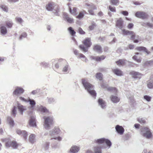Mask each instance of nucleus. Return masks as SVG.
Segmentation results:
<instances>
[{
    "instance_id": "obj_1",
    "label": "nucleus",
    "mask_w": 153,
    "mask_h": 153,
    "mask_svg": "<svg viewBox=\"0 0 153 153\" xmlns=\"http://www.w3.org/2000/svg\"><path fill=\"white\" fill-rule=\"evenodd\" d=\"M82 43L84 45H79V48L85 52L88 51V48L90 47L92 45L91 39L90 38H86L82 41Z\"/></svg>"
},
{
    "instance_id": "obj_2",
    "label": "nucleus",
    "mask_w": 153,
    "mask_h": 153,
    "mask_svg": "<svg viewBox=\"0 0 153 153\" xmlns=\"http://www.w3.org/2000/svg\"><path fill=\"white\" fill-rule=\"evenodd\" d=\"M46 8L48 11H52L53 10V13L56 15L59 12V7L58 5H55L52 2H49L46 5Z\"/></svg>"
},
{
    "instance_id": "obj_3",
    "label": "nucleus",
    "mask_w": 153,
    "mask_h": 153,
    "mask_svg": "<svg viewBox=\"0 0 153 153\" xmlns=\"http://www.w3.org/2000/svg\"><path fill=\"white\" fill-rule=\"evenodd\" d=\"M141 134L147 139H150L152 136V134L150 129L147 127H144L140 129Z\"/></svg>"
},
{
    "instance_id": "obj_4",
    "label": "nucleus",
    "mask_w": 153,
    "mask_h": 153,
    "mask_svg": "<svg viewBox=\"0 0 153 153\" xmlns=\"http://www.w3.org/2000/svg\"><path fill=\"white\" fill-rule=\"evenodd\" d=\"M43 118L45 120L44 127L45 128L48 129L50 126V125H51L53 124V119L52 117H44Z\"/></svg>"
},
{
    "instance_id": "obj_5",
    "label": "nucleus",
    "mask_w": 153,
    "mask_h": 153,
    "mask_svg": "<svg viewBox=\"0 0 153 153\" xmlns=\"http://www.w3.org/2000/svg\"><path fill=\"white\" fill-rule=\"evenodd\" d=\"M136 17L143 19H147L149 17V15L144 11H138L135 14Z\"/></svg>"
},
{
    "instance_id": "obj_6",
    "label": "nucleus",
    "mask_w": 153,
    "mask_h": 153,
    "mask_svg": "<svg viewBox=\"0 0 153 153\" xmlns=\"http://www.w3.org/2000/svg\"><path fill=\"white\" fill-rule=\"evenodd\" d=\"M19 144H18L16 141H8L6 143L5 146L7 147H12L14 149L17 148Z\"/></svg>"
},
{
    "instance_id": "obj_7",
    "label": "nucleus",
    "mask_w": 153,
    "mask_h": 153,
    "mask_svg": "<svg viewBox=\"0 0 153 153\" xmlns=\"http://www.w3.org/2000/svg\"><path fill=\"white\" fill-rule=\"evenodd\" d=\"M95 142L98 144H102L105 143L107 146L109 147L111 145V143L109 140L104 138L98 139L95 141Z\"/></svg>"
},
{
    "instance_id": "obj_8",
    "label": "nucleus",
    "mask_w": 153,
    "mask_h": 153,
    "mask_svg": "<svg viewBox=\"0 0 153 153\" xmlns=\"http://www.w3.org/2000/svg\"><path fill=\"white\" fill-rule=\"evenodd\" d=\"M82 83L85 89L87 91L92 88L93 87V86L85 79H82Z\"/></svg>"
},
{
    "instance_id": "obj_9",
    "label": "nucleus",
    "mask_w": 153,
    "mask_h": 153,
    "mask_svg": "<svg viewBox=\"0 0 153 153\" xmlns=\"http://www.w3.org/2000/svg\"><path fill=\"white\" fill-rule=\"evenodd\" d=\"M122 32L123 34L125 35H131V39L133 40L134 39L135 37V34L133 31L123 29V30Z\"/></svg>"
},
{
    "instance_id": "obj_10",
    "label": "nucleus",
    "mask_w": 153,
    "mask_h": 153,
    "mask_svg": "<svg viewBox=\"0 0 153 153\" xmlns=\"http://www.w3.org/2000/svg\"><path fill=\"white\" fill-rule=\"evenodd\" d=\"M63 17L65 20L66 21L69 23H72L74 22L73 19L70 17L67 13H63Z\"/></svg>"
},
{
    "instance_id": "obj_11",
    "label": "nucleus",
    "mask_w": 153,
    "mask_h": 153,
    "mask_svg": "<svg viewBox=\"0 0 153 153\" xmlns=\"http://www.w3.org/2000/svg\"><path fill=\"white\" fill-rule=\"evenodd\" d=\"M24 90L20 87H17L13 92V94L15 95H20L24 93Z\"/></svg>"
},
{
    "instance_id": "obj_12",
    "label": "nucleus",
    "mask_w": 153,
    "mask_h": 153,
    "mask_svg": "<svg viewBox=\"0 0 153 153\" xmlns=\"http://www.w3.org/2000/svg\"><path fill=\"white\" fill-rule=\"evenodd\" d=\"M116 26L118 27L120 29L123 27V21L121 18H119L117 20L116 22Z\"/></svg>"
},
{
    "instance_id": "obj_13",
    "label": "nucleus",
    "mask_w": 153,
    "mask_h": 153,
    "mask_svg": "<svg viewBox=\"0 0 153 153\" xmlns=\"http://www.w3.org/2000/svg\"><path fill=\"white\" fill-rule=\"evenodd\" d=\"M130 74L131 75L132 77L134 78H140L142 76V74L138 72L134 71H131Z\"/></svg>"
},
{
    "instance_id": "obj_14",
    "label": "nucleus",
    "mask_w": 153,
    "mask_h": 153,
    "mask_svg": "<svg viewBox=\"0 0 153 153\" xmlns=\"http://www.w3.org/2000/svg\"><path fill=\"white\" fill-rule=\"evenodd\" d=\"M115 129L117 133L121 135L123 134L124 131V129L123 127L118 125L116 126Z\"/></svg>"
},
{
    "instance_id": "obj_15",
    "label": "nucleus",
    "mask_w": 153,
    "mask_h": 153,
    "mask_svg": "<svg viewBox=\"0 0 153 153\" xmlns=\"http://www.w3.org/2000/svg\"><path fill=\"white\" fill-rule=\"evenodd\" d=\"M93 49L94 51L98 53L102 52V48L101 46L99 45H95L93 46Z\"/></svg>"
},
{
    "instance_id": "obj_16",
    "label": "nucleus",
    "mask_w": 153,
    "mask_h": 153,
    "mask_svg": "<svg viewBox=\"0 0 153 153\" xmlns=\"http://www.w3.org/2000/svg\"><path fill=\"white\" fill-rule=\"evenodd\" d=\"M97 9V8L96 6L93 4L90 6L89 9L88 10V12L90 14L94 15H95V13L94 10Z\"/></svg>"
},
{
    "instance_id": "obj_17",
    "label": "nucleus",
    "mask_w": 153,
    "mask_h": 153,
    "mask_svg": "<svg viewBox=\"0 0 153 153\" xmlns=\"http://www.w3.org/2000/svg\"><path fill=\"white\" fill-rule=\"evenodd\" d=\"M29 124L32 126H36V124L35 118L34 117H31L29 120Z\"/></svg>"
},
{
    "instance_id": "obj_18",
    "label": "nucleus",
    "mask_w": 153,
    "mask_h": 153,
    "mask_svg": "<svg viewBox=\"0 0 153 153\" xmlns=\"http://www.w3.org/2000/svg\"><path fill=\"white\" fill-rule=\"evenodd\" d=\"M136 49L139 51H143L145 52L148 54H149L150 52L148 51L146 48L144 47L140 46L137 47L136 48Z\"/></svg>"
},
{
    "instance_id": "obj_19",
    "label": "nucleus",
    "mask_w": 153,
    "mask_h": 153,
    "mask_svg": "<svg viewBox=\"0 0 153 153\" xmlns=\"http://www.w3.org/2000/svg\"><path fill=\"white\" fill-rule=\"evenodd\" d=\"M0 31L2 35H5L7 33V30L6 27L4 25H1L0 27Z\"/></svg>"
},
{
    "instance_id": "obj_20",
    "label": "nucleus",
    "mask_w": 153,
    "mask_h": 153,
    "mask_svg": "<svg viewBox=\"0 0 153 153\" xmlns=\"http://www.w3.org/2000/svg\"><path fill=\"white\" fill-rule=\"evenodd\" d=\"M126 60L125 59H120L116 62V63L119 66H123L126 64Z\"/></svg>"
},
{
    "instance_id": "obj_21",
    "label": "nucleus",
    "mask_w": 153,
    "mask_h": 153,
    "mask_svg": "<svg viewBox=\"0 0 153 153\" xmlns=\"http://www.w3.org/2000/svg\"><path fill=\"white\" fill-rule=\"evenodd\" d=\"M112 71L114 74L117 76H121L123 75L122 71L118 68L113 69Z\"/></svg>"
},
{
    "instance_id": "obj_22",
    "label": "nucleus",
    "mask_w": 153,
    "mask_h": 153,
    "mask_svg": "<svg viewBox=\"0 0 153 153\" xmlns=\"http://www.w3.org/2000/svg\"><path fill=\"white\" fill-rule=\"evenodd\" d=\"M110 98L111 101L114 103H117L120 100V99L116 96L111 95Z\"/></svg>"
},
{
    "instance_id": "obj_23",
    "label": "nucleus",
    "mask_w": 153,
    "mask_h": 153,
    "mask_svg": "<svg viewBox=\"0 0 153 153\" xmlns=\"http://www.w3.org/2000/svg\"><path fill=\"white\" fill-rule=\"evenodd\" d=\"M38 111L43 113H49V111L47 109V108L42 106H39L38 108Z\"/></svg>"
},
{
    "instance_id": "obj_24",
    "label": "nucleus",
    "mask_w": 153,
    "mask_h": 153,
    "mask_svg": "<svg viewBox=\"0 0 153 153\" xmlns=\"http://www.w3.org/2000/svg\"><path fill=\"white\" fill-rule=\"evenodd\" d=\"M99 104L100 105L102 108H104L105 106V102L102 99L99 98L98 100Z\"/></svg>"
},
{
    "instance_id": "obj_25",
    "label": "nucleus",
    "mask_w": 153,
    "mask_h": 153,
    "mask_svg": "<svg viewBox=\"0 0 153 153\" xmlns=\"http://www.w3.org/2000/svg\"><path fill=\"white\" fill-rule=\"evenodd\" d=\"M79 150V147L76 146H73L70 149V151L72 153H76Z\"/></svg>"
},
{
    "instance_id": "obj_26",
    "label": "nucleus",
    "mask_w": 153,
    "mask_h": 153,
    "mask_svg": "<svg viewBox=\"0 0 153 153\" xmlns=\"http://www.w3.org/2000/svg\"><path fill=\"white\" fill-rule=\"evenodd\" d=\"M106 57L104 55H102L100 56H97L94 57L93 59L97 62H100L104 59Z\"/></svg>"
},
{
    "instance_id": "obj_27",
    "label": "nucleus",
    "mask_w": 153,
    "mask_h": 153,
    "mask_svg": "<svg viewBox=\"0 0 153 153\" xmlns=\"http://www.w3.org/2000/svg\"><path fill=\"white\" fill-rule=\"evenodd\" d=\"M95 77L100 81H102L103 80V75L101 73H97L95 74Z\"/></svg>"
},
{
    "instance_id": "obj_28",
    "label": "nucleus",
    "mask_w": 153,
    "mask_h": 153,
    "mask_svg": "<svg viewBox=\"0 0 153 153\" xmlns=\"http://www.w3.org/2000/svg\"><path fill=\"white\" fill-rule=\"evenodd\" d=\"M147 87L150 89H153V79H150L147 82Z\"/></svg>"
},
{
    "instance_id": "obj_29",
    "label": "nucleus",
    "mask_w": 153,
    "mask_h": 153,
    "mask_svg": "<svg viewBox=\"0 0 153 153\" xmlns=\"http://www.w3.org/2000/svg\"><path fill=\"white\" fill-rule=\"evenodd\" d=\"M5 24L6 26L8 28H11L12 27L13 25V23L12 21L8 20L5 22Z\"/></svg>"
},
{
    "instance_id": "obj_30",
    "label": "nucleus",
    "mask_w": 153,
    "mask_h": 153,
    "mask_svg": "<svg viewBox=\"0 0 153 153\" xmlns=\"http://www.w3.org/2000/svg\"><path fill=\"white\" fill-rule=\"evenodd\" d=\"M87 12L85 10H83L82 12H80L79 13L78 15L76 16V18L78 19L82 18L84 16L85 14H87Z\"/></svg>"
},
{
    "instance_id": "obj_31",
    "label": "nucleus",
    "mask_w": 153,
    "mask_h": 153,
    "mask_svg": "<svg viewBox=\"0 0 153 153\" xmlns=\"http://www.w3.org/2000/svg\"><path fill=\"white\" fill-rule=\"evenodd\" d=\"M18 109L19 111L22 114L23 112L24 111L26 110V108L22 105H19L18 106Z\"/></svg>"
},
{
    "instance_id": "obj_32",
    "label": "nucleus",
    "mask_w": 153,
    "mask_h": 153,
    "mask_svg": "<svg viewBox=\"0 0 153 153\" xmlns=\"http://www.w3.org/2000/svg\"><path fill=\"white\" fill-rule=\"evenodd\" d=\"M101 148L100 147L95 146L94 148V153H101Z\"/></svg>"
},
{
    "instance_id": "obj_33",
    "label": "nucleus",
    "mask_w": 153,
    "mask_h": 153,
    "mask_svg": "<svg viewBox=\"0 0 153 153\" xmlns=\"http://www.w3.org/2000/svg\"><path fill=\"white\" fill-rule=\"evenodd\" d=\"M76 8L75 7H73V8L72 9L71 8H69L70 12V13L73 15L75 16L77 14L76 13Z\"/></svg>"
},
{
    "instance_id": "obj_34",
    "label": "nucleus",
    "mask_w": 153,
    "mask_h": 153,
    "mask_svg": "<svg viewBox=\"0 0 153 153\" xmlns=\"http://www.w3.org/2000/svg\"><path fill=\"white\" fill-rule=\"evenodd\" d=\"M35 134H30L29 137V141L31 143H33L35 141Z\"/></svg>"
},
{
    "instance_id": "obj_35",
    "label": "nucleus",
    "mask_w": 153,
    "mask_h": 153,
    "mask_svg": "<svg viewBox=\"0 0 153 153\" xmlns=\"http://www.w3.org/2000/svg\"><path fill=\"white\" fill-rule=\"evenodd\" d=\"M108 91L112 92L115 94L117 93V90L115 87H110L107 88Z\"/></svg>"
},
{
    "instance_id": "obj_36",
    "label": "nucleus",
    "mask_w": 153,
    "mask_h": 153,
    "mask_svg": "<svg viewBox=\"0 0 153 153\" xmlns=\"http://www.w3.org/2000/svg\"><path fill=\"white\" fill-rule=\"evenodd\" d=\"M110 1L111 4L114 5H117L120 3L119 0H110Z\"/></svg>"
},
{
    "instance_id": "obj_37",
    "label": "nucleus",
    "mask_w": 153,
    "mask_h": 153,
    "mask_svg": "<svg viewBox=\"0 0 153 153\" xmlns=\"http://www.w3.org/2000/svg\"><path fill=\"white\" fill-rule=\"evenodd\" d=\"M7 121L10 126H14V121L10 117H9L7 118Z\"/></svg>"
},
{
    "instance_id": "obj_38",
    "label": "nucleus",
    "mask_w": 153,
    "mask_h": 153,
    "mask_svg": "<svg viewBox=\"0 0 153 153\" xmlns=\"http://www.w3.org/2000/svg\"><path fill=\"white\" fill-rule=\"evenodd\" d=\"M88 91L92 95L93 97H94L95 98L96 96V93L95 91L94 90H89Z\"/></svg>"
},
{
    "instance_id": "obj_39",
    "label": "nucleus",
    "mask_w": 153,
    "mask_h": 153,
    "mask_svg": "<svg viewBox=\"0 0 153 153\" xmlns=\"http://www.w3.org/2000/svg\"><path fill=\"white\" fill-rule=\"evenodd\" d=\"M68 30L70 32V34L72 36H74L76 34L75 31L71 27H70L68 29Z\"/></svg>"
},
{
    "instance_id": "obj_40",
    "label": "nucleus",
    "mask_w": 153,
    "mask_h": 153,
    "mask_svg": "<svg viewBox=\"0 0 153 153\" xmlns=\"http://www.w3.org/2000/svg\"><path fill=\"white\" fill-rule=\"evenodd\" d=\"M60 132V130L59 128L58 127H55L52 132L51 134H58Z\"/></svg>"
},
{
    "instance_id": "obj_41",
    "label": "nucleus",
    "mask_w": 153,
    "mask_h": 153,
    "mask_svg": "<svg viewBox=\"0 0 153 153\" xmlns=\"http://www.w3.org/2000/svg\"><path fill=\"white\" fill-rule=\"evenodd\" d=\"M132 58L133 59L138 62H140L141 61V58L140 57H138L136 55H134Z\"/></svg>"
},
{
    "instance_id": "obj_42",
    "label": "nucleus",
    "mask_w": 153,
    "mask_h": 153,
    "mask_svg": "<svg viewBox=\"0 0 153 153\" xmlns=\"http://www.w3.org/2000/svg\"><path fill=\"white\" fill-rule=\"evenodd\" d=\"M0 7L3 11L7 12L8 11V7L5 5H1L0 6Z\"/></svg>"
},
{
    "instance_id": "obj_43",
    "label": "nucleus",
    "mask_w": 153,
    "mask_h": 153,
    "mask_svg": "<svg viewBox=\"0 0 153 153\" xmlns=\"http://www.w3.org/2000/svg\"><path fill=\"white\" fill-rule=\"evenodd\" d=\"M27 132L25 131H23V132L21 135V136L24 138L25 140H26L27 138Z\"/></svg>"
},
{
    "instance_id": "obj_44",
    "label": "nucleus",
    "mask_w": 153,
    "mask_h": 153,
    "mask_svg": "<svg viewBox=\"0 0 153 153\" xmlns=\"http://www.w3.org/2000/svg\"><path fill=\"white\" fill-rule=\"evenodd\" d=\"M109 10L113 12H116V8L115 7H113L111 5H109L108 7Z\"/></svg>"
},
{
    "instance_id": "obj_45",
    "label": "nucleus",
    "mask_w": 153,
    "mask_h": 153,
    "mask_svg": "<svg viewBox=\"0 0 153 153\" xmlns=\"http://www.w3.org/2000/svg\"><path fill=\"white\" fill-rule=\"evenodd\" d=\"M79 58H83L85 60H86V58L85 56L82 54L81 53H79L77 56Z\"/></svg>"
},
{
    "instance_id": "obj_46",
    "label": "nucleus",
    "mask_w": 153,
    "mask_h": 153,
    "mask_svg": "<svg viewBox=\"0 0 153 153\" xmlns=\"http://www.w3.org/2000/svg\"><path fill=\"white\" fill-rule=\"evenodd\" d=\"M134 26V25L133 23H130L128 24L127 27L129 29H131Z\"/></svg>"
},
{
    "instance_id": "obj_47",
    "label": "nucleus",
    "mask_w": 153,
    "mask_h": 153,
    "mask_svg": "<svg viewBox=\"0 0 153 153\" xmlns=\"http://www.w3.org/2000/svg\"><path fill=\"white\" fill-rule=\"evenodd\" d=\"M144 25L151 28H152L153 27V24L149 22L144 23Z\"/></svg>"
},
{
    "instance_id": "obj_48",
    "label": "nucleus",
    "mask_w": 153,
    "mask_h": 153,
    "mask_svg": "<svg viewBox=\"0 0 153 153\" xmlns=\"http://www.w3.org/2000/svg\"><path fill=\"white\" fill-rule=\"evenodd\" d=\"M16 107L15 106H14L13 108L12 111V114L13 115L14 117L15 116L16 114Z\"/></svg>"
},
{
    "instance_id": "obj_49",
    "label": "nucleus",
    "mask_w": 153,
    "mask_h": 153,
    "mask_svg": "<svg viewBox=\"0 0 153 153\" xmlns=\"http://www.w3.org/2000/svg\"><path fill=\"white\" fill-rule=\"evenodd\" d=\"M28 101V102H29L30 103V104L32 106L35 105L36 103L35 101L32 100H30V99H29Z\"/></svg>"
},
{
    "instance_id": "obj_50",
    "label": "nucleus",
    "mask_w": 153,
    "mask_h": 153,
    "mask_svg": "<svg viewBox=\"0 0 153 153\" xmlns=\"http://www.w3.org/2000/svg\"><path fill=\"white\" fill-rule=\"evenodd\" d=\"M15 19L17 22L20 23H22L23 21L22 18L20 17H16Z\"/></svg>"
},
{
    "instance_id": "obj_51",
    "label": "nucleus",
    "mask_w": 153,
    "mask_h": 153,
    "mask_svg": "<svg viewBox=\"0 0 153 153\" xmlns=\"http://www.w3.org/2000/svg\"><path fill=\"white\" fill-rule=\"evenodd\" d=\"M144 98L148 101H150L151 99V97H150L147 95L144 96Z\"/></svg>"
},
{
    "instance_id": "obj_52",
    "label": "nucleus",
    "mask_w": 153,
    "mask_h": 153,
    "mask_svg": "<svg viewBox=\"0 0 153 153\" xmlns=\"http://www.w3.org/2000/svg\"><path fill=\"white\" fill-rule=\"evenodd\" d=\"M79 33L81 34H84L85 33V32L82 30L80 27H79L78 29Z\"/></svg>"
},
{
    "instance_id": "obj_53",
    "label": "nucleus",
    "mask_w": 153,
    "mask_h": 153,
    "mask_svg": "<svg viewBox=\"0 0 153 153\" xmlns=\"http://www.w3.org/2000/svg\"><path fill=\"white\" fill-rule=\"evenodd\" d=\"M27 36V34L26 33H23L20 37V39H21L22 37H26Z\"/></svg>"
},
{
    "instance_id": "obj_54",
    "label": "nucleus",
    "mask_w": 153,
    "mask_h": 153,
    "mask_svg": "<svg viewBox=\"0 0 153 153\" xmlns=\"http://www.w3.org/2000/svg\"><path fill=\"white\" fill-rule=\"evenodd\" d=\"M121 13L124 16H128V12L126 11H122Z\"/></svg>"
},
{
    "instance_id": "obj_55",
    "label": "nucleus",
    "mask_w": 153,
    "mask_h": 153,
    "mask_svg": "<svg viewBox=\"0 0 153 153\" xmlns=\"http://www.w3.org/2000/svg\"><path fill=\"white\" fill-rule=\"evenodd\" d=\"M16 131L17 134L21 135L23 132V131H21L19 129H17Z\"/></svg>"
},
{
    "instance_id": "obj_56",
    "label": "nucleus",
    "mask_w": 153,
    "mask_h": 153,
    "mask_svg": "<svg viewBox=\"0 0 153 153\" xmlns=\"http://www.w3.org/2000/svg\"><path fill=\"white\" fill-rule=\"evenodd\" d=\"M49 146V143H46L44 146V147L45 149H48Z\"/></svg>"
},
{
    "instance_id": "obj_57",
    "label": "nucleus",
    "mask_w": 153,
    "mask_h": 153,
    "mask_svg": "<svg viewBox=\"0 0 153 153\" xmlns=\"http://www.w3.org/2000/svg\"><path fill=\"white\" fill-rule=\"evenodd\" d=\"M95 25L94 24H93L91 26H89V28L90 30H92L94 28Z\"/></svg>"
},
{
    "instance_id": "obj_58",
    "label": "nucleus",
    "mask_w": 153,
    "mask_h": 153,
    "mask_svg": "<svg viewBox=\"0 0 153 153\" xmlns=\"http://www.w3.org/2000/svg\"><path fill=\"white\" fill-rule=\"evenodd\" d=\"M19 99L25 101V102H28L27 100H26L25 99L24 97H20Z\"/></svg>"
},
{
    "instance_id": "obj_59",
    "label": "nucleus",
    "mask_w": 153,
    "mask_h": 153,
    "mask_svg": "<svg viewBox=\"0 0 153 153\" xmlns=\"http://www.w3.org/2000/svg\"><path fill=\"white\" fill-rule=\"evenodd\" d=\"M8 1L10 2L15 3L19 1V0H7Z\"/></svg>"
},
{
    "instance_id": "obj_60",
    "label": "nucleus",
    "mask_w": 153,
    "mask_h": 153,
    "mask_svg": "<svg viewBox=\"0 0 153 153\" xmlns=\"http://www.w3.org/2000/svg\"><path fill=\"white\" fill-rule=\"evenodd\" d=\"M74 52L75 54L76 55H78V54H79L78 51L77 50H74Z\"/></svg>"
},
{
    "instance_id": "obj_61",
    "label": "nucleus",
    "mask_w": 153,
    "mask_h": 153,
    "mask_svg": "<svg viewBox=\"0 0 153 153\" xmlns=\"http://www.w3.org/2000/svg\"><path fill=\"white\" fill-rule=\"evenodd\" d=\"M68 70V68L67 67L65 66L63 69V71L64 72H67Z\"/></svg>"
},
{
    "instance_id": "obj_62",
    "label": "nucleus",
    "mask_w": 153,
    "mask_h": 153,
    "mask_svg": "<svg viewBox=\"0 0 153 153\" xmlns=\"http://www.w3.org/2000/svg\"><path fill=\"white\" fill-rule=\"evenodd\" d=\"M140 125L139 124H135L134 125L135 127L136 128H138L140 126Z\"/></svg>"
},
{
    "instance_id": "obj_63",
    "label": "nucleus",
    "mask_w": 153,
    "mask_h": 153,
    "mask_svg": "<svg viewBox=\"0 0 153 153\" xmlns=\"http://www.w3.org/2000/svg\"><path fill=\"white\" fill-rule=\"evenodd\" d=\"M128 46L129 48L131 49H133L134 47V46L133 45H130Z\"/></svg>"
},
{
    "instance_id": "obj_64",
    "label": "nucleus",
    "mask_w": 153,
    "mask_h": 153,
    "mask_svg": "<svg viewBox=\"0 0 153 153\" xmlns=\"http://www.w3.org/2000/svg\"><path fill=\"white\" fill-rule=\"evenodd\" d=\"M139 122L141 123H146L145 120L141 119L140 120H139Z\"/></svg>"
}]
</instances>
